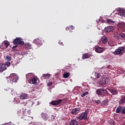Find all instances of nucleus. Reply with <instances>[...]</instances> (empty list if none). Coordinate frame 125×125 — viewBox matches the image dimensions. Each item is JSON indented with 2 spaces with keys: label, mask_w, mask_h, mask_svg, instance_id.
<instances>
[{
  "label": "nucleus",
  "mask_w": 125,
  "mask_h": 125,
  "mask_svg": "<svg viewBox=\"0 0 125 125\" xmlns=\"http://www.w3.org/2000/svg\"><path fill=\"white\" fill-rule=\"evenodd\" d=\"M42 42H44V41L42 38H37L33 41V42L37 45H42Z\"/></svg>",
  "instance_id": "nucleus-7"
},
{
  "label": "nucleus",
  "mask_w": 125,
  "mask_h": 125,
  "mask_svg": "<svg viewBox=\"0 0 125 125\" xmlns=\"http://www.w3.org/2000/svg\"><path fill=\"white\" fill-rule=\"evenodd\" d=\"M27 96V95L25 93H23L20 96V99L21 100H23L24 99H26Z\"/></svg>",
  "instance_id": "nucleus-28"
},
{
  "label": "nucleus",
  "mask_w": 125,
  "mask_h": 125,
  "mask_svg": "<svg viewBox=\"0 0 125 125\" xmlns=\"http://www.w3.org/2000/svg\"><path fill=\"white\" fill-rule=\"evenodd\" d=\"M118 26L119 28H121V29H123V30H125V23H119L118 24Z\"/></svg>",
  "instance_id": "nucleus-22"
},
{
  "label": "nucleus",
  "mask_w": 125,
  "mask_h": 125,
  "mask_svg": "<svg viewBox=\"0 0 125 125\" xmlns=\"http://www.w3.org/2000/svg\"><path fill=\"white\" fill-rule=\"evenodd\" d=\"M125 96H121V99L119 101V104L122 105V104H125Z\"/></svg>",
  "instance_id": "nucleus-17"
},
{
  "label": "nucleus",
  "mask_w": 125,
  "mask_h": 125,
  "mask_svg": "<svg viewBox=\"0 0 125 125\" xmlns=\"http://www.w3.org/2000/svg\"><path fill=\"white\" fill-rule=\"evenodd\" d=\"M69 125H79V122L76 120H71L69 123Z\"/></svg>",
  "instance_id": "nucleus-16"
},
{
  "label": "nucleus",
  "mask_w": 125,
  "mask_h": 125,
  "mask_svg": "<svg viewBox=\"0 0 125 125\" xmlns=\"http://www.w3.org/2000/svg\"><path fill=\"white\" fill-rule=\"evenodd\" d=\"M6 60H7V61H10L11 60V57L8 56H7L6 57Z\"/></svg>",
  "instance_id": "nucleus-36"
},
{
  "label": "nucleus",
  "mask_w": 125,
  "mask_h": 125,
  "mask_svg": "<svg viewBox=\"0 0 125 125\" xmlns=\"http://www.w3.org/2000/svg\"><path fill=\"white\" fill-rule=\"evenodd\" d=\"M93 102H95V103H96V104H100V103H101V101H100V100H94Z\"/></svg>",
  "instance_id": "nucleus-30"
},
{
  "label": "nucleus",
  "mask_w": 125,
  "mask_h": 125,
  "mask_svg": "<svg viewBox=\"0 0 125 125\" xmlns=\"http://www.w3.org/2000/svg\"><path fill=\"white\" fill-rule=\"evenodd\" d=\"M41 78L42 80V79H44V80H45L46 79H49V78H50V74H43Z\"/></svg>",
  "instance_id": "nucleus-24"
},
{
  "label": "nucleus",
  "mask_w": 125,
  "mask_h": 125,
  "mask_svg": "<svg viewBox=\"0 0 125 125\" xmlns=\"http://www.w3.org/2000/svg\"><path fill=\"white\" fill-rule=\"evenodd\" d=\"M113 37L116 40H124L125 38V35L124 33L116 32L114 34Z\"/></svg>",
  "instance_id": "nucleus-3"
},
{
  "label": "nucleus",
  "mask_w": 125,
  "mask_h": 125,
  "mask_svg": "<svg viewBox=\"0 0 125 125\" xmlns=\"http://www.w3.org/2000/svg\"><path fill=\"white\" fill-rule=\"evenodd\" d=\"M109 44V45H111L110 44Z\"/></svg>",
  "instance_id": "nucleus-47"
},
{
  "label": "nucleus",
  "mask_w": 125,
  "mask_h": 125,
  "mask_svg": "<svg viewBox=\"0 0 125 125\" xmlns=\"http://www.w3.org/2000/svg\"><path fill=\"white\" fill-rule=\"evenodd\" d=\"M107 23H108V24H113V23H115V22H114V21H113L110 19L107 20Z\"/></svg>",
  "instance_id": "nucleus-31"
},
{
  "label": "nucleus",
  "mask_w": 125,
  "mask_h": 125,
  "mask_svg": "<svg viewBox=\"0 0 125 125\" xmlns=\"http://www.w3.org/2000/svg\"><path fill=\"white\" fill-rule=\"evenodd\" d=\"M62 103V100H59L56 101H53L51 102V105H53L54 106H57V105H60Z\"/></svg>",
  "instance_id": "nucleus-10"
},
{
  "label": "nucleus",
  "mask_w": 125,
  "mask_h": 125,
  "mask_svg": "<svg viewBox=\"0 0 125 125\" xmlns=\"http://www.w3.org/2000/svg\"><path fill=\"white\" fill-rule=\"evenodd\" d=\"M61 100H62V102H63V103L66 104L68 102V99H67V98L66 99H62Z\"/></svg>",
  "instance_id": "nucleus-32"
},
{
  "label": "nucleus",
  "mask_w": 125,
  "mask_h": 125,
  "mask_svg": "<svg viewBox=\"0 0 125 125\" xmlns=\"http://www.w3.org/2000/svg\"><path fill=\"white\" fill-rule=\"evenodd\" d=\"M65 30H66V31H69V30H70V27H66Z\"/></svg>",
  "instance_id": "nucleus-41"
},
{
  "label": "nucleus",
  "mask_w": 125,
  "mask_h": 125,
  "mask_svg": "<svg viewBox=\"0 0 125 125\" xmlns=\"http://www.w3.org/2000/svg\"><path fill=\"white\" fill-rule=\"evenodd\" d=\"M41 117L43 120V121H46L47 120H48V116L46 113H42L41 114Z\"/></svg>",
  "instance_id": "nucleus-13"
},
{
  "label": "nucleus",
  "mask_w": 125,
  "mask_h": 125,
  "mask_svg": "<svg viewBox=\"0 0 125 125\" xmlns=\"http://www.w3.org/2000/svg\"><path fill=\"white\" fill-rule=\"evenodd\" d=\"M100 76H101V75L99 73L96 74V78H100Z\"/></svg>",
  "instance_id": "nucleus-38"
},
{
  "label": "nucleus",
  "mask_w": 125,
  "mask_h": 125,
  "mask_svg": "<svg viewBox=\"0 0 125 125\" xmlns=\"http://www.w3.org/2000/svg\"><path fill=\"white\" fill-rule=\"evenodd\" d=\"M87 117V114L85 112L82 113L79 116L78 119L82 121V120H86Z\"/></svg>",
  "instance_id": "nucleus-8"
},
{
  "label": "nucleus",
  "mask_w": 125,
  "mask_h": 125,
  "mask_svg": "<svg viewBox=\"0 0 125 125\" xmlns=\"http://www.w3.org/2000/svg\"><path fill=\"white\" fill-rule=\"evenodd\" d=\"M47 85H48V86H50V85H52V83L50 82V83H48Z\"/></svg>",
  "instance_id": "nucleus-40"
},
{
  "label": "nucleus",
  "mask_w": 125,
  "mask_h": 125,
  "mask_svg": "<svg viewBox=\"0 0 125 125\" xmlns=\"http://www.w3.org/2000/svg\"><path fill=\"white\" fill-rule=\"evenodd\" d=\"M24 46L25 48H27L28 49H31V48H32V45H31L30 43H25L24 44Z\"/></svg>",
  "instance_id": "nucleus-27"
},
{
  "label": "nucleus",
  "mask_w": 125,
  "mask_h": 125,
  "mask_svg": "<svg viewBox=\"0 0 125 125\" xmlns=\"http://www.w3.org/2000/svg\"><path fill=\"white\" fill-rule=\"evenodd\" d=\"M38 80L39 79L37 77H32L31 79L28 81V83L31 84H35V83H37Z\"/></svg>",
  "instance_id": "nucleus-9"
},
{
  "label": "nucleus",
  "mask_w": 125,
  "mask_h": 125,
  "mask_svg": "<svg viewBox=\"0 0 125 125\" xmlns=\"http://www.w3.org/2000/svg\"><path fill=\"white\" fill-rule=\"evenodd\" d=\"M4 44L6 48H7V47H8V46L9 45V43L7 42H4Z\"/></svg>",
  "instance_id": "nucleus-37"
},
{
  "label": "nucleus",
  "mask_w": 125,
  "mask_h": 125,
  "mask_svg": "<svg viewBox=\"0 0 125 125\" xmlns=\"http://www.w3.org/2000/svg\"><path fill=\"white\" fill-rule=\"evenodd\" d=\"M88 92H85L84 93H83L82 95H81V97H84L85 95H88Z\"/></svg>",
  "instance_id": "nucleus-35"
},
{
  "label": "nucleus",
  "mask_w": 125,
  "mask_h": 125,
  "mask_svg": "<svg viewBox=\"0 0 125 125\" xmlns=\"http://www.w3.org/2000/svg\"><path fill=\"white\" fill-rule=\"evenodd\" d=\"M104 83H105V84H108L109 83H108V82L107 83L105 80V81H104Z\"/></svg>",
  "instance_id": "nucleus-45"
},
{
  "label": "nucleus",
  "mask_w": 125,
  "mask_h": 125,
  "mask_svg": "<svg viewBox=\"0 0 125 125\" xmlns=\"http://www.w3.org/2000/svg\"><path fill=\"white\" fill-rule=\"evenodd\" d=\"M16 46H14L13 47H16Z\"/></svg>",
  "instance_id": "nucleus-46"
},
{
  "label": "nucleus",
  "mask_w": 125,
  "mask_h": 125,
  "mask_svg": "<svg viewBox=\"0 0 125 125\" xmlns=\"http://www.w3.org/2000/svg\"><path fill=\"white\" fill-rule=\"evenodd\" d=\"M7 79H9L11 82L13 83H16L18 81V76L15 73H11L8 77H7Z\"/></svg>",
  "instance_id": "nucleus-1"
},
{
  "label": "nucleus",
  "mask_w": 125,
  "mask_h": 125,
  "mask_svg": "<svg viewBox=\"0 0 125 125\" xmlns=\"http://www.w3.org/2000/svg\"><path fill=\"white\" fill-rule=\"evenodd\" d=\"M121 114L123 115L125 114V107H122V109H121Z\"/></svg>",
  "instance_id": "nucleus-34"
},
{
  "label": "nucleus",
  "mask_w": 125,
  "mask_h": 125,
  "mask_svg": "<svg viewBox=\"0 0 125 125\" xmlns=\"http://www.w3.org/2000/svg\"><path fill=\"white\" fill-rule=\"evenodd\" d=\"M91 55L90 54L85 53L83 55L82 59H87L90 57Z\"/></svg>",
  "instance_id": "nucleus-19"
},
{
  "label": "nucleus",
  "mask_w": 125,
  "mask_h": 125,
  "mask_svg": "<svg viewBox=\"0 0 125 125\" xmlns=\"http://www.w3.org/2000/svg\"><path fill=\"white\" fill-rule=\"evenodd\" d=\"M113 31H114V27L112 26H107L104 28V31L105 33H110V32H113Z\"/></svg>",
  "instance_id": "nucleus-12"
},
{
  "label": "nucleus",
  "mask_w": 125,
  "mask_h": 125,
  "mask_svg": "<svg viewBox=\"0 0 125 125\" xmlns=\"http://www.w3.org/2000/svg\"><path fill=\"white\" fill-rule=\"evenodd\" d=\"M95 50L97 53H102V52L104 51V50H103V48L101 47H97L95 48Z\"/></svg>",
  "instance_id": "nucleus-14"
},
{
  "label": "nucleus",
  "mask_w": 125,
  "mask_h": 125,
  "mask_svg": "<svg viewBox=\"0 0 125 125\" xmlns=\"http://www.w3.org/2000/svg\"><path fill=\"white\" fill-rule=\"evenodd\" d=\"M125 50V46L119 47L118 49H117L115 52H114V54L115 55H118V54H121L122 53V51H124Z\"/></svg>",
  "instance_id": "nucleus-5"
},
{
  "label": "nucleus",
  "mask_w": 125,
  "mask_h": 125,
  "mask_svg": "<svg viewBox=\"0 0 125 125\" xmlns=\"http://www.w3.org/2000/svg\"><path fill=\"white\" fill-rule=\"evenodd\" d=\"M70 29L71 30H74L75 29V26H74L73 25H71L70 27Z\"/></svg>",
  "instance_id": "nucleus-39"
},
{
  "label": "nucleus",
  "mask_w": 125,
  "mask_h": 125,
  "mask_svg": "<svg viewBox=\"0 0 125 125\" xmlns=\"http://www.w3.org/2000/svg\"><path fill=\"white\" fill-rule=\"evenodd\" d=\"M14 44H20V45H24V42L20 40V39L17 38L13 41Z\"/></svg>",
  "instance_id": "nucleus-6"
},
{
  "label": "nucleus",
  "mask_w": 125,
  "mask_h": 125,
  "mask_svg": "<svg viewBox=\"0 0 125 125\" xmlns=\"http://www.w3.org/2000/svg\"><path fill=\"white\" fill-rule=\"evenodd\" d=\"M18 115L19 116H21V115H23V116H26L28 117L29 115H31V111L28 110L26 112V110L24 111L23 110H21L20 109H18Z\"/></svg>",
  "instance_id": "nucleus-2"
},
{
  "label": "nucleus",
  "mask_w": 125,
  "mask_h": 125,
  "mask_svg": "<svg viewBox=\"0 0 125 125\" xmlns=\"http://www.w3.org/2000/svg\"><path fill=\"white\" fill-rule=\"evenodd\" d=\"M112 125H116V122L115 121H113L112 124Z\"/></svg>",
  "instance_id": "nucleus-42"
},
{
  "label": "nucleus",
  "mask_w": 125,
  "mask_h": 125,
  "mask_svg": "<svg viewBox=\"0 0 125 125\" xmlns=\"http://www.w3.org/2000/svg\"><path fill=\"white\" fill-rule=\"evenodd\" d=\"M6 70V66L4 64H0V70L1 72H3V71Z\"/></svg>",
  "instance_id": "nucleus-18"
},
{
  "label": "nucleus",
  "mask_w": 125,
  "mask_h": 125,
  "mask_svg": "<svg viewBox=\"0 0 125 125\" xmlns=\"http://www.w3.org/2000/svg\"><path fill=\"white\" fill-rule=\"evenodd\" d=\"M80 111L81 108L80 107L75 108L71 110V114L72 115H77V114L80 113Z\"/></svg>",
  "instance_id": "nucleus-11"
},
{
  "label": "nucleus",
  "mask_w": 125,
  "mask_h": 125,
  "mask_svg": "<svg viewBox=\"0 0 125 125\" xmlns=\"http://www.w3.org/2000/svg\"><path fill=\"white\" fill-rule=\"evenodd\" d=\"M96 93L97 95H104V94H109L108 91L105 89L99 88L97 89Z\"/></svg>",
  "instance_id": "nucleus-4"
},
{
  "label": "nucleus",
  "mask_w": 125,
  "mask_h": 125,
  "mask_svg": "<svg viewBox=\"0 0 125 125\" xmlns=\"http://www.w3.org/2000/svg\"><path fill=\"white\" fill-rule=\"evenodd\" d=\"M34 75L31 73H28L26 75V78L27 80H29V81L32 79Z\"/></svg>",
  "instance_id": "nucleus-25"
},
{
  "label": "nucleus",
  "mask_w": 125,
  "mask_h": 125,
  "mask_svg": "<svg viewBox=\"0 0 125 125\" xmlns=\"http://www.w3.org/2000/svg\"><path fill=\"white\" fill-rule=\"evenodd\" d=\"M119 14L120 16H122V17H125V11L123 9H120L119 10Z\"/></svg>",
  "instance_id": "nucleus-20"
},
{
  "label": "nucleus",
  "mask_w": 125,
  "mask_h": 125,
  "mask_svg": "<svg viewBox=\"0 0 125 125\" xmlns=\"http://www.w3.org/2000/svg\"><path fill=\"white\" fill-rule=\"evenodd\" d=\"M69 76H70V73L66 72L63 74V78H64V79H67V78H69Z\"/></svg>",
  "instance_id": "nucleus-29"
},
{
  "label": "nucleus",
  "mask_w": 125,
  "mask_h": 125,
  "mask_svg": "<svg viewBox=\"0 0 125 125\" xmlns=\"http://www.w3.org/2000/svg\"><path fill=\"white\" fill-rule=\"evenodd\" d=\"M101 41L103 43L105 44L108 42V39L106 37V36H103L101 39Z\"/></svg>",
  "instance_id": "nucleus-23"
},
{
  "label": "nucleus",
  "mask_w": 125,
  "mask_h": 125,
  "mask_svg": "<svg viewBox=\"0 0 125 125\" xmlns=\"http://www.w3.org/2000/svg\"><path fill=\"white\" fill-rule=\"evenodd\" d=\"M108 102H109V100L108 99H105V100H104L102 102V106H108Z\"/></svg>",
  "instance_id": "nucleus-21"
},
{
  "label": "nucleus",
  "mask_w": 125,
  "mask_h": 125,
  "mask_svg": "<svg viewBox=\"0 0 125 125\" xmlns=\"http://www.w3.org/2000/svg\"><path fill=\"white\" fill-rule=\"evenodd\" d=\"M4 65H5V66L7 67H9V66H10L11 65V63H10V62H5V64H4Z\"/></svg>",
  "instance_id": "nucleus-33"
},
{
  "label": "nucleus",
  "mask_w": 125,
  "mask_h": 125,
  "mask_svg": "<svg viewBox=\"0 0 125 125\" xmlns=\"http://www.w3.org/2000/svg\"><path fill=\"white\" fill-rule=\"evenodd\" d=\"M110 92L112 94V95H118V90L116 89H110Z\"/></svg>",
  "instance_id": "nucleus-15"
},
{
  "label": "nucleus",
  "mask_w": 125,
  "mask_h": 125,
  "mask_svg": "<svg viewBox=\"0 0 125 125\" xmlns=\"http://www.w3.org/2000/svg\"><path fill=\"white\" fill-rule=\"evenodd\" d=\"M123 109V106H119L116 110V113L119 114L120 113H121L122 109Z\"/></svg>",
  "instance_id": "nucleus-26"
},
{
  "label": "nucleus",
  "mask_w": 125,
  "mask_h": 125,
  "mask_svg": "<svg viewBox=\"0 0 125 125\" xmlns=\"http://www.w3.org/2000/svg\"><path fill=\"white\" fill-rule=\"evenodd\" d=\"M107 68L108 69H111V65H108L107 66Z\"/></svg>",
  "instance_id": "nucleus-44"
},
{
  "label": "nucleus",
  "mask_w": 125,
  "mask_h": 125,
  "mask_svg": "<svg viewBox=\"0 0 125 125\" xmlns=\"http://www.w3.org/2000/svg\"><path fill=\"white\" fill-rule=\"evenodd\" d=\"M59 44H61V45H64V44H63V42H59Z\"/></svg>",
  "instance_id": "nucleus-43"
}]
</instances>
